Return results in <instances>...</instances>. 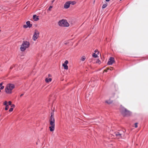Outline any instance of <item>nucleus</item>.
Instances as JSON below:
<instances>
[{
    "label": "nucleus",
    "mask_w": 148,
    "mask_h": 148,
    "mask_svg": "<svg viewBox=\"0 0 148 148\" xmlns=\"http://www.w3.org/2000/svg\"><path fill=\"white\" fill-rule=\"evenodd\" d=\"M124 135V132L122 131H120L119 132H115L114 134V136H116L118 139L122 138Z\"/></svg>",
    "instance_id": "5"
},
{
    "label": "nucleus",
    "mask_w": 148,
    "mask_h": 148,
    "mask_svg": "<svg viewBox=\"0 0 148 148\" xmlns=\"http://www.w3.org/2000/svg\"><path fill=\"white\" fill-rule=\"evenodd\" d=\"M13 108H10L9 110V111L10 112H12L13 111Z\"/></svg>",
    "instance_id": "28"
},
{
    "label": "nucleus",
    "mask_w": 148,
    "mask_h": 148,
    "mask_svg": "<svg viewBox=\"0 0 148 148\" xmlns=\"http://www.w3.org/2000/svg\"><path fill=\"white\" fill-rule=\"evenodd\" d=\"M26 24L28 27L29 28H30L32 27V25L30 23L29 21H28L26 22Z\"/></svg>",
    "instance_id": "12"
},
{
    "label": "nucleus",
    "mask_w": 148,
    "mask_h": 148,
    "mask_svg": "<svg viewBox=\"0 0 148 148\" xmlns=\"http://www.w3.org/2000/svg\"><path fill=\"white\" fill-rule=\"evenodd\" d=\"M138 124V123H135V127L136 128V127H138V125H137Z\"/></svg>",
    "instance_id": "27"
},
{
    "label": "nucleus",
    "mask_w": 148,
    "mask_h": 148,
    "mask_svg": "<svg viewBox=\"0 0 148 148\" xmlns=\"http://www.w3.org/2000/svg\"><path fill=\"white\" fill-rule=\"evenodd\" d=\"M106 103L108 104H110L112 103V101L110 99L108 100H106L105 101Z\"/></svg>",
    "instance_id": "14"
},
{
    "label": "nucleus",
    "mask_w": 148,
    "mask_h": 148,
    "mask_svg": "<svg viewBox=\"0 0 148 148\" xmlns=\"http://www.w3.org/2000/svg\"><path fill=\"white\" fill-rule=\"evenodd\" d=\"M53 6H50L49 8H48V10L49 11H51V9L52 8Z\"/></svg>",
    "instance_id": "23"
},
{
    "label": "nucleus",
    "mask_w": 148,
    "mask_h": 148,
    "mask_svg": "<svg viewBox=\"0 0 148 148\" xmlns=\"http://www.w3.org/2000/svg\"><path fill=\"white\" fill-rule=\"evenodd\" d=\"M69 3H70V4H71L73 5H74L76 3V2L75 1H69Z\"/></svg>",
    "instance_id": "15"
},
{
    "label": "nucleus",
    "mask_w": 148,
    "mask_h": 148,
    "mask_svg": "<svg viewBox=\"0 0 148 148\" xmlns=\"http://www.w3.org/2000/svg\"><path fill=\"white\" fill-rule=\"evenodd\" d=\"M2 83H0V87L2 86Z\"/></svg>",
    "instance_id": "32"
},
{
    "label": "nucleus",
    "mask_w": 148,
    "mask_h": 148,
    "mask_svg": "<svg viewBox=\"0 0 148 148\" xmlns=\"http://www.w3.org/2000/svg\"><path fill=\"white\" fill-rule=\"evenodd\" d=\"M110 0H106V1H109Z\"/></svg>",
    "instance_id": "37"
},
{
    "label": "nucleus",
    "mask_w": 148,
    "mask_h": 148,
    "mask_svg": "<svg viewBox=\"0 0 148 148\" xmlns=\"http://www.w3.org/2000/svg\"><path fill=\"white\" fill-rule=\"evenodd\" d=\"M97 54H96L95 53H93L92 56L93 57L96 58L97 57H98Z\"/></svg>",
    "instance_id": "16"
},
{
    "label": "nucleus",
    "mask_w": 148,
    "mask_h": 148,
    "mask_svg": "<svg viewBox=\"0 0 148 148\" xmlns=\"http://www.w3.org/2000/svg\"><path fill=\"white\" fill-rule=\"evenodd\" d=\"M33 19L35 21H37L39 19L38 16H36V15L35 14L33 15Z\"/></svg>",
    "instance_id": "11"
},
{
    "label": "nucleus",
    "mask_w": 148,
    "mask_h": 148,
    "mask_svg": "<svg viewBox=\"0 0 148 148\" xmlns=\"http://www.w3.org/2000/svg\"><path fill=\"white\" fill-rule=\"evenodd\" d=\"M48 77H51V75L50 74H49L48 75Z\"/></svg>",
    "instance_id": "33"
},
{
    "label": "nucleus",
    "mask_w": 148,
    "mask_h": 148,
    "mask_svg": "<svg viewBox=\"0 0 148 148\" xmlns=\"http://www.w3.org/2000/svg\"><path fill=\"white\" fill-rule=\"evenodd\" d=\"M14 85L12 84H8L5 88V91L7 94H11L12 92V90L14 88Z\"/></svg>",
    "instance_id": "1"
},
{
    "label": "nucleus",
    "mask_w": 148,
    "mask_h": 148,
    "mask_svg": "<svg viewBox=\"0 0 148 148\" xmlns=\"http://www.w3.org/2000/svg\"><path fill=\"white\" fill-rule=\"evenodd\" d=\"M23 95V94H21V95H20V97H22V96Z\"/></svg>",
    "instance_id": "35"
},
{
    "label": "nucleus",
    "mask_w": 148,
    "mask_h": 148,
    "mask_svg": "<svg viewBox=\"0 0 148 148\" xmlns=\"http://www.w3.org/2000/svg\"><path fill=\"white\" fill-rule=\"evenodd\" d=\"M8 102L7 101H5L4 103H3V105L5 106H7V105H8Z\"/></svg>",
    "instance_id": "20"
},
{
    "label": "nucleus",
    "mask_w": 148,
    "mask_h": 148,
    "mask_svg": "<svg viewBox=\"0 0 148 148\" xmlns=\"http://www.w3.org/2000/svg\"><path fill=\"white\" fill-rule=\"evenodd\" d=\"M54 0H53V1H52V2H53Z\"/></svg>",
    "instance_id": "39"
},
{
    "label": "nucleus",
    "mask_w": 148,
    "mask_h": 148,
    "mask_svg": "<svg viewBox=\"0 0 148 148\" xmlns=\"http://www.w3.org/2000/svg\"><path fill=\"white\" fill-rule=\"evenodd\" d=\"M53 115H54L53 112H51V116H50V118H51V117L54 118V117L53 116Z\"/></svg>",
    "instance_id": "21"
},
{
    "label": "nucleus",
    "mask_w": 148,
    "mask_h": 148,
    "mask_svg": "<svg viewBox=\"0 0 148 148\" xmlns=\"http://www.w3.org/2000/svg\"><path fill=\"white\" fill-rule=\"evenodd\" d=\"M12 102H11V101H9L8 102V104L9 105H11V104H12Z\"/></svg>",
    "instance_id": "30"
},
{
    "label": "nucleus",
    "mask_w": 148,
    "mask_h": 148,
    "mask_svg": "<svg viewBox=\"0 0 148 148\" xmlns=\"http://www.w3.org/2000/svg\"><path fill=\"white\" fill-rule=\"evenodd\" d=\"M94 52L95 53L97 52V54H98L99 53V52L98 51L97 49H96V50H95L94 51Z\"/></svg>",
    "instance_id": "26"
},
{
    "label": "nucleus",
    "mask_w": 148,
    "mask_h": 148,
    "mask_svg": "<svg viewBox=\"0 0 148 148\" xmlns=\"http://www.w3.org/2000/svg\"><path fill=\"white\" fill-rule=\"evenodd\" d=\"M1 8L3 10H8V8H7V9H6V8H5V7H0V10H1Z\"/></svg>",
    "instance_id": "18"
},
{
    "label": "nucleus",
    "mask_w": 148,
    "mask_h": 148,
    "mask_svg": "<svg viewBox=\"0 0 148 148\" xmlns=\"http://www.w3.org/2000/svg\"><path fill=\"white\" fill-rule=\"evenodd\" d=\"M11 107L12 108H14V107H15V106L13 104H11Z\"/></svg>",
    "instance_id": "29"
},
{
    "label": "nucleus",
    "mask_w": 148,
    "mask_h": 148,
    "mask_svg": "<svg viewBox=\"0 0 148 148\" xmlns=\"http://www.w3.org/2000/svg\"><path fill=\"white\" fill-rule=\"evenodd\" d=\"M104 71L105 72H107V70L106 69Z\"/></svg>",
    "instance_id": "34"
},
{
    "label": "nucleus",
    "mask_w": 148,
    "mask_h": 148,
    "mask_svg": "<svg viewBox=\"0 0 148 148\" xmlns=\"http://www.w3.org/2000/svg\"><path fill=\"white\" fill-rule=\"evenodd\" d=\"M50 124L51 125L49 127L51 132L54 131L55 129V119L54 118L51 117L49 119Z\"/></svg>",
    "instance_id": "4"
},
{
    "label": "nucleus",
    "mask_w": 148,
    "mask_h": 148,
    "mask_svg": "<svg viewBox=\"0 0 148 148\" xmlns=\"http://www.w3.org/2000/svg\"><path fill=\"white\" fill-rule=\"evenodd\" d=\"M114 62V58L113 57H110L108 62V64L109 65H112Z\"/></svg>",
    "instance_id": "8"
},
{
    "label": "nucleus",
    "mask_w": 148,
    "mask_h": 148,
    "mask_svg": "<svg viewBox=\"0 0 148 148\" xmlns=\"http://www.w3.org/2000/svg\"><path fill=\"white\" fill-rule=\"evenodd\" d=\"M85 58L84 57H82L81 59V60L82 61H84L85 60Z\"/></svg>",
    "instance_id": "22"
},
{
    "label": "nucleus",
    "mask_w": 148,
    "mask_h": 148,
    "mask_svg": "<svg viewBox=\"0 0 148 148\" xmlns=\"http://www.w3.org/2000/svg\"><path fill=\"white\" fill-rule=\"evenodd\" d=\"M70 3L69 1L66 2L64 4V7L66 9H67L70 6Z\"/></svg>",
    "instance_id": "10"
},
{
    "label": "nucleus",
    "mask_w": 148,
    "mask_h": 148,
    "mask_svg": "<svg viewBox=\"0 0 148 148\" xmlns=\"http://www.w3.org/2000/svg\"><path fill=\"white\" fill-rule=\"evenodd\" d=\"M58 24L59 26L62 27H68L69 26V24L65 20H62L60 21Z\"/></svg>",
    "instance_id": "6"
},
{
    "label": "nucleus",
    "mask_w": 148,
    "mask_h": 148,
    "mask_svg": "<svg viewBox=\"0 0 148 148\" xmlns=\"http://www.w3.org/2000/svg\"><path fill=\"white\" fill-rule=\"evenodd\" d=\"M107 3L104 4L103 5L102 7V8L103 9L107 7Z\"/></svg>",
    "instance_id": "17"
},
{
    "label": "nucleus",
    "mask_w": 148,
    "mask_h": 148,
    "mask_svg": "<svg viewBox=\"0 0 148 148\" xmlns=\"http://www.w3.org/2000/svg\"><path fill=\"white\" fill-rule=\"evenodd\" d=\"M120 111L124 116H128L131 114V112L126 108L123 107H121L120 108Z\"/></svg>",
    "instance_id": "2"
},
{
    "label": "nucleus",
    "mask_w": 148,
    "mask_h": 148,
    "mask_svg": "<svg viewBox=\"0 0 148 148\" xmlns=\"http://www.w3.org/2000/svg\"><path fill=\"white\" fill-rule=\"evenodd\" d=\"M52 79L51 78H47L45 79V81L46 82L48 83L51 81Z\"/></svg>",
    "instance_id": "13"
},
{
    "label": "nucleus",
    "mask_w": 148,
    "mask_h": 148,
    "mask_svg": "<svg viewBox=\"0 0 148 148\" xmlns=\"http://www.w3.org/2000/svg\"><path fill=\"white\" fill-rule=\"evenodd\" d=\"M9 108V106L8 105L5 106V110H7Z\"/></svg>",
    "instance_id": "19"
},
{
    "label": "nucleus",
    "mask_w": 148,
    "mask_h": 148,
    "mask_svg": "<svg viewBox=\"0 0 148 148\" xmlns=\"http://www.w3.org/2000/svg\"><path fill=\"white\" fill-rule=\"evenodd\" d=\"M96 63H98L99 64H100L101 63V61H100L99 60V59L97 60L96 61Z\"/></svg>",
    "instance_id": "24"
},
{
    "label": "nucleus",
    "mask_w": 148,
    "mask_h": 148,
    "mask_svg": "<svg viewBox=\"0 0 148 148\" xmlns=\"http://www.w3.org/2000/svg\"><path fill=\"white\" fill-rule=\"evenodd\" d=\"M68 61L67 60H66L64 63L62 64V66L64 67V69L66 70H67L68 68L67 64L68 63Z\"/></svg>",
    "instance_id": "9"
},
{
    "label": "nucleus",
    "mask_w": 148,
    "mask_h": 148,
    "mask_svg": "<svg viewBox=\"0 0 148 148\" xmlns=\"http://www.w3.org/2000/svg\"><path fill=\"white\" fill-rule=\"evenodd\" d=\"M12 67H10V69H12Z\"/></svg>",
    "instance_id": "38"
},
{
    "label": "nucleus",
    "mask_w": 148,
    "mask_h": 148,
    "mask_svg": "<svg viewBox=\"0 0 148 148\" xmlns=\"http://www.w3.org/2000/svg\"><path fill=\"white\" fill-rule=\"evenodd\" d=\"M29 46V43L26 41H24L22 44L20 49L21 51H25L26 48H28Z\"/></svg>",
    "instance_id": "3"
},
{
    "label": "nucleus",
    "mask_w": 148,
    "mask_h": 148,
    "mask_svg": "<svg viewBox=\"0 0 148 148\" xmlns=\"http://www.w3.org/2000/svg\"><path fill=\"white\" fill-rule=\"evenodd\" d=\"M39 34V32L37 30H35L33 37V39L34 40H36L38 38Z\"/></svg>",
    "instance_id": "7"
},
{
    "label": "nucleus",
    "mask_w": 148,
    "mask_h": 148,
    "mask_svg": "<svg viewBox=\"0 0 148 148\" xmlns=\"http://www.w3.org/2000/svg\"><path fill=\"white\" fill-rule=\"evenodd\" d=\"M4 87L3 86H2L0 87V89L1 90H2L4 88Z\"/></svg>",
    "instance_id": "31"
},
{
    "label": "nucleus",
    "mask_w": 148,
    "mask_h": 148,
    "mask_svg": "<svg viewBox=\"0 0 148 148\" xmlns=\"http://www.w3.org/2000/svg\"><path fill=\"white\" fill-rule=\"evenodd\" d=\"M1 92V90H0V92Z\"/></svg>",
    "instance_id": "40"
},
{
    "label": "nucleus",
    "mask_w": 148,
    "mask_h": 148,
    "mask_svg": "<svg viewBox=\"0 0 148 148\" xmlns=\"http://www.w3.org/2000/svg\"><path fill=\"white\" fill-rule=\"evenodd\" d=\"M109 69H109V68H107V69H106V70H109Z\"/></svg>",
    "instance_id": "36"
},
{
    "label": "nucleus",
    "mask_w": 148,
    "mask_h": 148,
    "mask_svg": "<svg viewBox=\"0 0 148 148\" xmlns=\"http://www.w3.org/2000/svg\"><path fill=\"white\" fill-rule=\"evenodd\" d=\"M1 116V115H0V116Z\"/></svg>",
    "instance_id": "41"
},
{
    "label": "nucleus",
    "mask_w": 148,
    "mask_h": 148,
    "mask_svg": "<svg viewBox=\"0 0 148 148\" xmlns=\"http://www.w3.org/2000/svg\"><path fill=\"white\" fill-rule=\"evenodd\" d=\"M23 27L24 28H27L28 27L27 26V25H24L23 26Z\"/></svg>",
    "instance_id": "25"
}]
</instances>
